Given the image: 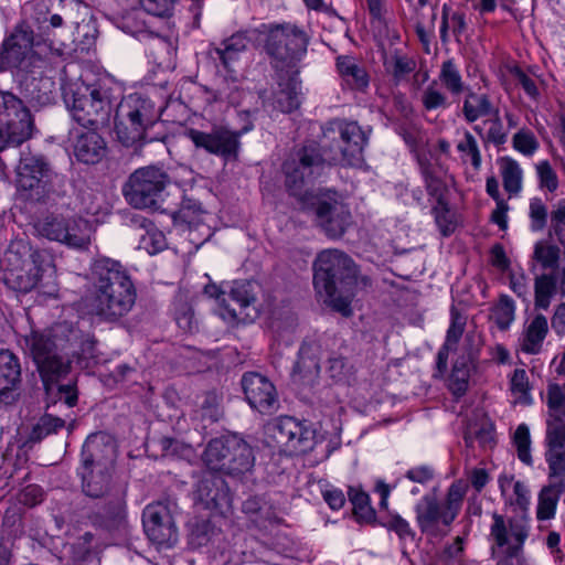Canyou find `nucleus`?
<instances>
[{"label": "nucleus", "instance_id": "59", "mask_svg": "<svg viewBox=\"0 0 565 565\" xmlns=\"http://www.w3.org/2000/svg\"><path fill=\"white\" fill-rule=\"evenodd\" d=\"M536 172L540 181V186L550 192H554L558 188V178L551 163L547 160L541 161L536 164Z\"/></svg>", "mask_w": 565, "mask_h": 565}, {"label": "nucleus", "instance_id": "6", "mask_svg": "<svg viewBox=\"0 0 565 565\" xmlns=\"http://www.w3.org/2000/svg\"><path fill=\"white\" fill-rule=\"evenodd\" d=\"M561 248L541 239L534 245L531 270L534 274V307L546 310L554 295L565 297V266L559 267Z\"/></svg>", "mask_w": 565, "mask_h": 565}, {"label": "nucleus", "instance_id": "17", "mask_svg": "<svg viewBox=\"0 0 565 565\" xmlns=\"http://www.w3.org/2000/svg\"><path fill=\"white\" fill-rule=\"evenodd\" d=\"M38 236L58 242L74 248H86L90 243L89 222L82 217H65L47 214L33 223Z\"/></svg>", "mask_w": 565, "mask_h": 565}, {"label": "nucleus", "instance_id": "28", "mask_svg": "<svg viewBox=\"0 0 565 565\" xmlns=\"http://www.w3.org/2000/svg\"><path fill=\"white\" fill-rule=\"evenodd\" d=\"M547 333V318L543 313H534L523 323V330L519 337L520 350L531 355L541 353Z\"/></svg>", "mask_w": 565, "mask_h": 565}, {"label": "nucleus", "instance_id": "52", "mask_svg": "<svg viewBox=\"0 0 565 565\" xmlns=\"http://www.w3.org/2000/svg\"><path fill=\"white\" fill-rule=\"evenodd\" d=\"M510 388L514 395H518V402L523 405L532 404V396L530 394L529 377L523 369H515L510 379Z\"/></svg>", "mask_w": 565, "mask_h": 565}, {"label": "nucleus", "instance_id": "3", "mask_svg": "<svg viewBox=\"0 0 565 565\" xmlns=\"http://www.w3.org/2000/svg\"><path fill=\"white\" fill-rule=\"evenodd\" d=\"M358 266L344 252H320L313 263V286L318 296L344 317L352 313L351 301L358 282Z\"/></svg>", "mask_w": 565, "mask_h": 565}, {"label": "nucleus", "instance_id": "48", "mask_svg": "<svg viewBox=\"0 0 565 565\" xmlns=\"http://www.w3.org/2000/svg\"><path fill=\"white\" fill-rule=\"evenodd\" d=\"M256 284L249 280L234 281L231 287L228 297L242 309L247 308L256 300L255 294Z\"/></svg>", "mask_w": 565, "mask_h": 565}, {"label": "nucleus", "instance_id": "20", "mask_svg": "<svg viewBox=\"0 0 565 565\" xmlns=\"http://www.w3.org/2000/svg\"><path fill=\"white\" fill-rule=\"evenodd\" d=\"M43 67H34L28 71L26 76L21 81L19 99L31 111L39 110L47 106L54 100V81L51 76L45 75Z\"/></svg>", "mask_w": 565, "mask_h": 565}, {"label": "nucleus", "instance_id": "49", "mask_svg": "<svg viewBox=\"0 0 565 565\" xmlns=\"http://www.w3.org/2000/svg\"><path fill=\"white\" fill-rule=\"evenodd\" d=\"M492 317L500 330H508L515 318L514 301L509 296H501L498 305L493 308Z\"/></svg>", "mask_w": 565, "mask_h": 565}, {"label": "nucleus", "instance_id": "16", "mask_svg": "<svg viewBox=\"0 0 565 565\" xmlns=\"http://www.w3.org/2000/svg\"><path fill=\"white\" fill-rule=\"evenodd\" d=\"M58 175L43 156L21 157L17 169V190L28 201H43L52 192V183Z\"/></svg>", "mask_w": 565, "mask_h": 565}, {"label": "nucleus", "instance_id": "13", "mask_svg": "<svg viewBox=\"0 0 565 565\" xmlns=\"http://www.w3.org/2000/svg\"><path fill=\"white\" fill-rule=\"evenodd\" d=\"M266 443L286 456H298L311 450L316 433L306 420L280 416L265 427Z\"/></svg>", "mask_w": 565, "mask_h": 565}, {"label": "nucleus", "instance_id": "21", "mask_svg": "<svg viewBox=\"0 0 565 565\" xmlns=\"http://www.w3.org/2000/svg\"><path fill=\"white\" fill-rule=\"evenodd\" d=\"M493 523L490 527V537L494 541L495 547L505 548V556L498 561V565H513V558L518 557L527 532L522 525H514L510 522L509 527L502 515L493 513Z\"/></svg>", "mask_w": 565, "mask_h": 565}, {"label": "nucleus", "instance_id": "15", "mask_svg": "<svg viewBox=\"0 0 565 565\" xmlns=\"http://www.w3.org/2000/svg\"><path fill=\"white\" fill-rule=\"evenodd\" d=\"M558 384H550L546 394V429L544 438V457L551 465H565V393Z\"/></svg>", "mask_w": 565, "mask_h": 565}, {"label": "nucleus", "instance_id": "50", "mask_svg": "<svg viewBox=\"0 0 565 565\" xmlns=\"http://www.w3.org/2000/svg\"><path fill=\"white\" fill-rule=\"evenodd\" d=\"M201 213L202 207L198 201L184 198L179 210L173 213V221L191 226L200 221Z\"/></svg>", "mask_w": 565, "mask_h": 565}, {"label": "nucleus", "instance_id": "2", "mask_svg": "<svg viewBox=\"0 0 565 565\" xmlns=\"http://www.w3.org/2000/svg\"><path fill=\"white\" fill-rule=\"evenodd\" d=\"M137 298L134 282L117 260L102 258L92 269V289L86 297L89 312L102 321L117 322L127 316Z\"/></svg>", "mask_w": 565, "mask_h": 565}, {"label": "nucleus", "instance_id": "36", "mask_svg": "<svg viewBox=\"0 0 565 565\" xmlns=\"http://www.w3.org/2000/svg\"><path fill=\"white\" fill-rule=\"evenodd\" d=\"M337 68L343 81L355 90H364L369 86L366 71L355 60L348 55L337 58Z\"/></svg>", "mask_w": 565, "mask_h": 565}, {"label": "nucleus", "instance_id": "56", "mask_svg": "<svg viewBox=\"0 0 565 565\" xmlns=\"http://www.w3.org/2000/svg\"><path fill=\"white\" fill-rule=\"evenodd\" d=\"M204 294L211 298H215L218 300L221 305V316L223 319H227L230 321L241 320L242 311L237 312V310L226 303L225 292L221 291L220 288L215 284H210L204 287Z\"/></svg>", "mask_w": 565, "mask_h": 565}, {"label": "nucleus", "instance_id": "42", "mask_svg": "<svg viewBox=\"0 0 565 565\" xmlns=\"http://www.w3.org/2000/svg\"><path fill=\"white\" fill-rule=\"evenodd\" d=\"M467 489L468 486L462 480H458L451 483L448 489L446 500L444 503H441L443 508L446 510V519H452L454 521L456 520L460 512Z\"/></svg>", "mask_w": 565, "mask_h": 565}, {"label": "nucleus", "instance_id": "55", "mask_svg": "<svg viewBox=\"0 0 565 565\" xmlns=\"http://www.w3.org/2000/svg\"><path fill=\"white\" fill-rule=\"evenodd\" d=\"M385 65L390 67L388 70L396 83L401 82L416 68V62L414 58L398 54L392 57L390 64L386 62Z\"/></svg>", "mask_w": 565, "mask_h": 565}, {"label": "nucleus", "instance_id": "51", "mask_svg": "<svg viewBox=\"0 0 565 565\" xmlns=\"http://www.w3.org/2000/svg\"><path fill=\"white\" fill-rule=\"evenodd\" d=\"M422 104L428 111L446 109L450 106L447 95L438 88L437 83H430L422 94Z\"/></svg>", "mask_w": 565, "mask_h": 565}, {"label": "nucleus", "instance_id": "64", "mask_svg": "<svg viewBox=\"0 0 565 565\" xmlns=\"http://www.w3.org/2000/svg\"><path fill=\"white\" fill-rule=\"evenodd\" d=\"M351 371V365L342 355H332L328 359L327 372L335 381H342Z\"/></svg>", "mask_w": 565, "mask_h": 565}, {"label": "nucleus", "instance_id": "45", "mask_svg": "<svg viewBox=\"0 0 565 565\" xmlns=\"http://www.w3.org/2000/svg\"><path fill=\"white\" fill-rule=\"evenodd\" d=\"M93 541L94 535L86 532L70 545V558L75 565H83L93 559Z\"/></svg>", "mask_w": 565, "mask_h": 565}, {"label": "nucleus", "instance_id": "61", "mask_svg": "<svg viewBox=\"0 0 565 565\" xmlns=\"http://www.w3.org/2000/svg\"><path fill=\"white\" fill-rule=\"evenodd\" d=\"M433 214L435 216L436 224L444 236H448L455 231L456 224L452 221V215L446 204H443L440 200L438 201V204L434 206Z\"/></svg>", "mask_w": 565, "mask_h": 565}, {"label": "nucleus", "instance_id": "37", "mask_svg": "<svg viewBox=\"0 0 565 565\" xmlns=\"http://www.w3.org/2000/svg\"><path fill=\"white\" fill-rule=\"evenodd\" d=\"M438 79L440 85L452 96H460L470 88L466 85L460 68L452 58L441 63Z\"/></svg>", "mask_w": 565, "mask_h": 565}, {"label": "nucleus", "instance_id": "44", "mask_svg": "<svg viewBox=\"0 0 565 565\" xmlns=\"http://www.w3.org/2000/svg\"><path fill=\"white\" fill-rule=\"evenodd\" d=\"M349 499L353 505V514L359 522L370 523L375 520V511L370 505L369 494L361 490L350 489Z\"/></svg>", "mask_w": 565, "mask_h": 565}, {"label": "nucleus", "instance_id": "34", "mask_svg": "<svg viewBox=\"0 0 565 565\" xmlns=\"http://www.w3.org/2000/svg\"><path fill=\"white\" fill-rule=\"evenodd\" d=\"M266 103H268L273 109L285 114L296 110L300 106L296 82L291 78L280 82L277 89L273 93V97Z\"/></svg>", "mask_w": 565, "mask_h": 565}, {"label": "nucleus", "instance_id": "5", "mask_svg": "<svg viewBox=\"0 0 565 565\" xmlns=\"http://www.w3.org/2000/svg\"><path fill=\"white\" fill-rule=\"evenodd\" d=\"M46 255L18 239L9 244L1 259L3 282L18 294H28L39 284L44 271Z\"/></svg>", "mask_w": 565, "mask_h": 565}, {"label": "nucleus", "instance_id": "39", "mask_svg": "<svg viewBox=\"0 0 565 565\" xmlns=\"http://www.w3.org/2000/svg\"><path fill=\"white\" fill-rule=\"evenodd\" d=\"M247 32H237L224 40L222 47L215 49V53L225 68H230L232 63L238 60L239 54L244 52L249 42Z\"/></svg>", "mask_w": 565, "mask_h": 565}, {"label": "nucleus", "instance_id": "43", "mask_svg": "<svg viewBox=\"0 0 565 565\" xmlns=\"http://www.w3.org/2000/svg\"><path fill=\"white\" fill-rule=\"evenodd\" d=\"M34 127H29V134L21 136L22 121H8L0 125V151L7 147H18L32 136Z\"/></svg>", "mask_w": 565, "mask_h": 565}, {"label": "nucleus", "instance_id": "4", "mask_svg": "<svg viewBox=\"0 0 565 565\" xmlns=\"http://www.w3.org/2000/svg\"><path fill=\"white\" fill-rule=\"evenodd\" d=\"M76 338V330L57 324L49 331L33 332L26 340L46 391L68 374L71 344Z\"/></svg>", "mask_w": 565, "mask_h": 565}, {"label": "nucleus", "instance_id": "23", "mask_svg": "<svg viewBox=\"0 0 565 565\" xmlns=\"http://www.w3.org/2000/svg\"><path fill=\"white\" fill-rule=\"evenodd\" d=\"M479 350V337L475 332H467L463 339L462 354L454 362L448 380V387L457 398L463 396L467 392L470 364L478 356Z\"/></svg>", "mask_w": 565, "mask_h": 565}, {"label": "nucleus", "instance_id": "18", "mask_svg": "<svg viewBox=\"0 0 565 565\" xmlns=\"http://www.w3.org/2000/svg\"><path fill=\"white\" fill-rule=\"evenodd\" d=\"M249 128L232 131L223 126H215L210 131L189 128L184 136L191 140L196 150L222 158L225 161H235L241 149V137Z\"/></svg>", "mask_w": 565, "mask_h": 565}, {"label": "nucleus", "instance_id": "10", "mask_svg": "<svg viewBox=\"0 0 565 565\" xmlns=\"http://www.w3.org/2000/svg\"><path fill=\"white\" fill-rule=\"evenodd\" d=\"M301 210L313 216V222L332 239L340 238L352 223L349 205L337 191L326 190L301 196Z\"/></svg>", "mask_w": 565, "mask_h": 565}, {"label": "nucleus", "instance_id": "12", "mask_svg": "<svg viewBox=\"0 0 565 565\" xmlns=\"http://www.w3.org/2000/svg\"><path fill=\"white\" fill-rule=\"evenodd\" d=\"M256 31L262 36L266 53L276 62V67L278 63L291 64L307 52L309 38L295 24H262Z\"/></svg>", "mask_w": 565, "mask_h": 565}, {"label": "nucleus", "instance_id": "53", "mask_svg": "<svg viewBox=\"0 0 565 565\" xmlns=\"http://www.w3.org/2000/svg\"><path fill=\"white\" fill-rule=\"evenodd\" d=\"M513 441L518 450L519 459L526 465H532L531 436L530 429L525 424H520L516 427Z\"/></svg>", "mask_w": 565, "mask_h": 565}, {"label": "nucleus", "instance_id": "54", "mask_svg": "<svg viewBox=\"0 0 565 565\" xmlns=\"http://www.w3.org/2000/svg\"><path fill=\"white\" fill-rule=\"evenodd\" d=\"M530 228L532 232H541L547 224V207L540 198H532L529 205Z\"/></svg>", "mask_w": 565, "mask_h": 565}, {"label": "nucleus", "instance_id": "40", "mask_svg": "<svg viewBox=\"0 0 565 565\" xmlns=\"http://www.w3.org/2000/svg\"><path fill=\"white\" fill-rule=\"evenodd\" d=\"M457 151L460 153L462 163H470L475 171H479L482 164V156L476 137L469 131L465 130L462 139L456 146Z\"/></svg>", "mask_w": 565, "mask_h": 565}, {"label": "nucleus", "instance_id": "41", "mask_svg": "<svg viewBox=\"0 0 565 565\" xmlns=\"http://www.w3.org/2000/svg\"><path fill=\"white\" fill-rule=\"evenodd\" d=\"M484 124H488L487 135H484V147L493 145L500 149L508 141L509 137V128H505L503 125L500 110L484 119Z\"/></svg>", "mask_w": 565, "mask_h": 565}, {"label": "nucleus", "instance_id": "58", "mask_svg": "<svg viewBox=\"0 0 565 565\" xmlns=\"http://www.w3.org/2000/svg\"><path fill=\"white\" fill-rule=\"evenodd\" d=\"M223 415L220 399L214 392H207L201 404L202 419L210 420L211 423L217 422Z\"/></svg>", "mask_w": 565, "mask_h": 565}, {"label": "nucleus", "instance_id": "57", "mask_svg": "<svg viewBox=\"0 0 565 565\" xmlns=\"http://www.w3.org/2000/svg\"><path fill=\"white\" fill-rule=\"evenodd\" d=\"M431 17H430V26L429 28H426L424 25V23L419 20L416 21V24H415V32H416V35L423 46V50L426 54H430L431 53V42L435 38V32H434V26H435V21H436V18H437V10H436V7H433L431 9Z\"/></svg>", "mask_w": 565, "mask_h": 565}, {"label": "nucleus", "instance_id": "32", "mask_svg": "<svg viewBox=\"0 0 565 565\" xmlns=\"http://www.w3.org/2000/svg\"><path fill=\"white\" fill-rule=\"evenodd\" d=\"M21 381V365L18 356L9 350L0 351V398L8 403L10 394Z\"/></svg>", "mask_w": 565, "mask_h": 565}, {"label": "nucleus", "instance_id": "9", "mask_svg": "<svg viewBox=\"0 0 565 565\" xmlns=\"http://www.w3.org/2000/svg\"><path fill=\"white\" fill-rule=\"evenodd\" d=\"M339 156L331 154L316 141H310L290 152L282 163L285 184L294 196H303L306 184L315 181L327 166L337 164Z\"/></svg>", "mask_w": 565, "mask_h": 565}, {"label": "nucleus", "instance_id": "14", "mask_svg": "<svg viewBox=\"0 0 565 565\" xmlns=\"http://www.w3.org/2000/svg\"><path fill=\"white\" fill-rule=\"evenodd\" d=\"M169 181L170 178L162 168L142 167L129 175L122 193L127 202L136 209L157 210Z\"/></svg>", "mask_w": 565, "mask_h": 565}, {"label": "nucleus", "instance_id": "19", "mask_svg": "<svg viewBox=\"0 0 565 565\" xmlns=\"http://www.w3.org/2000/svg\"><path fill=\"white\" fill-rule=\"evenodd\" d=\"M339 134V151H330L331 154L339 156L338 163L342 166H356L363 161V151L369 142L371 129L363 130L355 121L334 120L327 128L328 132Z\"/></svg>", "mask_w": 565, "mask_h": 565}, {"label": "nucleus", "instance_id": "24", "mask_svg": "<svg viewBox=\"0 0 565 565\" xmlns=\"http://www.w3.org/2000/svg\"><path fill=\"white\" fill-rule=\"evenodd\" d=\"M147 536L158 545H164L175 539V526L168 508L161 503L149 504L142 514Z\"/></svg>", "mask_w": 565, "mask_h": 565}, {"label": "nucleus", "instance_id": "7", "mask_svg": "<svg viewBox=\"0 0 565 565\" xmlns=\"http://www.w3.org/2000/svg\"><path fill=\"white\" fill-rule=\"evenodd\" d=\"M63 98L73 119L82 127L98 129L109 124L114 108L109 89L71 83L64 87Z\"/></svg>", "mask_w": 565, "mask_h": 565}, {"label": "nucleus", "instance_id": "31", "mask_svg": "<svg viewBox=\"0 0 565 565\" xmlns=\"http://www.w3.org/2000/svg\"><path fill=\"white\" fill-rule=\"evenodd\" d=\"M8 121H22L20 135L23 137L29 134V127H34V121L30 110L22 102L10 92H0V125Z\"/></svg>", "mask_w": 565, "mask_h": 565}, {"label": "nucleus", "instance_id": "63", "mask_svg": "<svg viewBox=\"0 0 565 565\" xmlns=\"http://www.w3.org/2000/svg\"><path fill=\"white\" fill-rule=\"evenodd\" d=\"M7 40H9V43H12L15 47L33 52V31L26 25L17 26Z\"/></svg>", "mask_w": 565, "mask_h": 565}, {"label": "nucleus", "instance_id": "35", "mask_svg": "<svg viewBox=\"0 0 565 565\" xmlns=\"http://www.w3.org/2000/svg\"><path fill=\"white\" fill-rule=\"evenodd\" d=\"M220 536V529H217L210 520L194 519L189 524L188 543L193 550L209 546Z\"/></svg>", "mask_w": 565, "mask_h": 565}, {"label": "nucleus", "instance_id": "11", "mask_svg": "<svg viewBox=\"0 0 565 565\" xmlns=\"http://www.w3.org/2000/svg\"><path fill=\"white\" fill-rule=\"evenodd\" d=\"M203 461L210 470L237 476L249 471L255 462L252 447L233 435L210 440Z\"/></svg>", "mask_w": 565, "mask_h": 565}, {"label": "nucleus", "instance_id": "25", "mask_svg": "<svg viewBox=\"0 0 565 565\" xmlns=\"http://www.w3.org/2000/svg\"><path fill=\"white\" fill-rule=\"evenodd\" d=\"M548 467V484L539 494L536 516L539 520H550L555 515L561 495L565 492V465L555 467L544 457Z\"/></svg>", "mask_w": 565, "mask_h": 565}, {"label": "nucleus", "instance_id": "62", "mask_svg": "<svg viewBox=\"0 0 565 565\" xmlns=\"http://www.w3.org/2000/svg\"><path fill=\"white\" fill-rule=\"evenodd\" d=\"M138 15L139 12H131L125 15L121 22V29L138 39L147 38L151 33L147 30L146 23L139 20Z\"/></svg>", "mask_w": 565, "mask_h": 565}, {"label": "nucleus", "instance_id": "38", "mask_svg": "<svg viewBox=\"0 0 565 565\" xmlns=\"http://www.w3.org/2000/svg\"><path fill=\"white\" fill-rule=\"evenodd\" d=\"M503 188L510 195H516L522 190L523 171L516 160L511 157L498 159Z\"/></svg>", "mask_w": 565, "mask_h": 565}, {"label": "nucleus", "instance_id": "33", "mask_svg": "<svg viewBox=\"0 0 565 565\" xmlns=\"http://www.w3.org/2000/svg\"><path fill=\"white\" fill-rule=\"evenodd\" d=\"M500 110L486 93H476L469 88L465 93L461 113L468 124H473L480 118L492 116Z\"/></svg>", "mask_w": 565, "mask_h": 565}, {"label": "nucleus", "instance_id": "60", "mask_svg": "<svg viewBox=\"0 0 565 565\" xmlns=\"http://www.w3.org/2000/svg\"><path fill=\"white\" fill-rule=\"evenodd\" d=\"M513 148L518 150L519 152L531 156L533 154L536 149L539 148V143L534 137V135L526 129L519 130L513 136Z\"/></svg>", "mask_w": 565, "mask_h": 565}, {"label": "nucleus", "instance_id": "8", "mask_svg": "<svg viewBox=\"0 0 565 565\" xmlns=\"http://www.w3.org/2000/svg\"><path fill=\"white\" fill-rule=\"evenodd\" d=\"M156 104L141 94H129L117 105L115 130L119 142L134 147L147 140L148 130L159 120Z\"/></svg>", "mask_w": 565, "mask_h": 565}, {"label": "nucleus", "instance_id": "22", "mask_svg": "<svg viewBox=\"0 0 565 565\" xmlns=\"http://www.w3.org/2000/svg\"><path fill=\"white\" fill-rule=\"evenodd\" d=\"M242 387L249 406L260 414H273L278 408L274 384L259 373L249 372L242 377Z\"/></svg>", "mask_w": 565, "mask_h": 565}, {"label": "nucleus", "instance_id": "1", "mask_svg": "<svg viewBox=\"0 0 565 565\" xmlns=\"http://www.w3.org/2000/svg\"><path fill=\"white\" fill-rule=\"evenodd\" d=\"M114 454V445L105 435H89L82 448L78 473L83 492L104 499L92 516L93 523L108 532H121L127 526L126 490L111 483Z\"/></svg>", "mask_w": 565, "mask_h": 565}, {"label": "nucleus", "instance_id": "30", "mask_svg": "<svg viewBox=\"0 0 565 565\" xmlns=\"http://www.w3.org/2000/svg\"><path fill=\"white\" fill-rule=\"evenodd\" d=\"M96 130L89 129L77 135L74 142V156L85 164H96L106 154V142Z\"/></svg>", "mask_w": 565, "mask_h": 565}, {"label": "nucleus", "instance_id": "47", "mask_svg": "<svg viewBox=\"0 0 565 565\" xmlns=\"http://www.w3.org/2000/svg\"><path fill=\"white\" fill-rule=\"evenodd\" d=\"M64 425L65 422L62 418L45 414L33 426L29 435V441L39 443L46 436L57 433Z\"/></svg>", "mask_w": 565, "mask_h": 565}, {"label": "nucleus", "instance_id": "46", "mask_svg": "<svg viewBox=\"0 0 565 565\" xmlns=\"http://www.w3.org/2000/svg\"><path fill=\"white\" fill-rule=\"evenodd\" d=\"M467 324V317L456 307L450 308V323L446 333L444 344L446 348L458 349V343L462 338Z\"/></svg>", "mask_w": 565, "mask_h": 565}, {"label": "nucleus", "instance_id": "27", "mask_svg": "<svg viewBox=\"0 0 565 565\" xmlns=\"http://www.w3.org/2000/svg\"><path fill=\"white\" fill-rule=\"evenodd\" d=\"M416 522L423 533L437 534L440 527H449L452 519H446V510L434 495H424L415 505Z\"/></svg>", "mask_w": 565, "mask_h": 565}, {"label": "nucleus", "instance_id": "26", "mask_svg": "<svg viewBox=\"0 0 565 565\" xmlns=\"http://www.w3.org/2000/svg\"><path fill=\"white\" fill-rule=\"evenodd\" d=\"M196 500L205 509L223 512L231 503L228 488L221 476L205 472L195 489Z\"/></svg>", "mask_w": 565, "mask_h": 565}, {"label": "nucleus", "instance_id": "29", "mask_svg": "<svg viewBox=\"0 0 565 565\" xmlns=\"http://www.w3.org/2000/svg\"><path fill=\"white\" fill-rule=\"evenodd\" d=\"M46 61L34 52L15 47L9 40H4L0 50V68H19L21 71H30L34 67H43Z\"/></svg>", "mask_w": 565, "mask_h": 565}]
</instances>
